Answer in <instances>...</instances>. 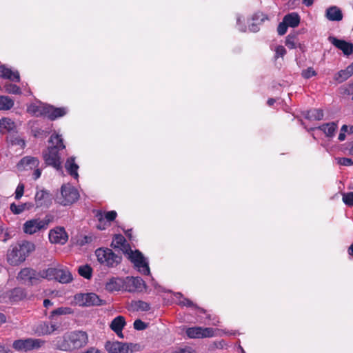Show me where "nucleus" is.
Returning a JSON list of instances; mask_svg holds the SVG:
<instances>
[{
  "instance_id": "obj_34",
  "label": "nucleus",
  "mask_w": 353,
  "mask_h": 353,
  "mask_svg": "<svg viewBox=\"0 0 353 353\" xmlns=\"http://www.w3.org/2000/svg\"><path fill=\"white\" fill-rule=\"evenodd\" d=\"M26 294L23 290L21 288H14L8 293V299L10 301H18L23 299Z\"/></svg>"
},
{
  "instance_id": "obj_60",
  "label": "nucleus",
  "mask_w": 353,
  "mask_h": 353,
  "mask_svg": "<svg viewBox=\"0 0 353 353\" xmlns=\"http://www.w3.org/2000/svg\"><path fill=\"white\" fill-rule=\"evenodd\" d=\"M314 0H303L302 1L303 3L307 7L311 6L314 3Z\"/></svg>"
},
{
  "instance_id": "obj_27",
  "label": "nucleus",
  "mask_w": 353,
  "mask_h": 353,
  "mask_svg": "<svg viewBox=\"0 0 353 353\" xmlns=\"http://www.w3.org/2000/svg\"><path fill=\"white\" fill-rule=\"evenodd\" d=\"M65 167L68 172L74 179L79 178L78 169L79 165L75 163L74 157H70L67 159Z\"/></svg>"
},
{
  "instance_id": "obj_55",
  "label": "nucleus",
  "mask_w": 353,
  "mask_h": 353,
  "mask_svg": "<svg viewBox=\"0 0 353 353\" xmlns=\"http://www.w3.org/2000/svg\"><path fill=\"white\" fill-rule=\"evenodd\" d=\"M242 21H244L243 19H242V17H239L237 18V25H238V27H239V30L241 32H245L246 31V28L241 25V22Z\"/></svg>"
},
{
  "instance_id": "obj_3",
  "label": "nucleus",
  "mask_w": 353,
  "mask_h": 353,
  "mask_svg": "<svg viewBox=\"0 0 353 353\" xmlns=\"http://www.w3.org/2000/svg\"><path fill=\"white\" fill-rule=\"evenodd\" d=\"M35 250L33 243L23 241L10 245L7 252L6 259L11 265H18L23 262L30 253Z\"/></svg>"
},
{
  "instance_id": "obj_10",
  "label": "nucleus",
  "mask_w": 353,
  "mask_h": 353,
  "mask_svg": "<svg viewBox=\"0 0 353 353\" xmlns=\"http://www.w3.org/2000/svg\"><path fill=\"white\" fill-rule=\"evenodd\" d=\"M74 300L79 306L89 307L103 304V301L94 293L77 294Z\"/></svg>"
},
{
  "instance_id": "obj_31",
  "label": "nucleus",
  "mask_w": 353,
  "mask_h": 353,
  "mask_svg": "<svg viewBox=\"0 0 353 353\" xmlns=\"http://www.w3.org/2000/svg\"><path fill=\"white\" fill-rule=\"evenodd\" d=\"M319 128L324 132L327 137H332L337 129V123L335 122L325 123L319 126Z\"/></svg>"
},
{
  "instance_id": "obj_56",
  "label": "nucleus",
  "mask_w": 353,
  "mask_h": 353,
  "mask_svg": "<svg viewBox=\"0 0 353 353\" xmlns=\"http://www.w3.org/2000/svg\"><path fill=\"white\" fill-rule=\"evenodd\" d=\"M345 92L348 94H353V81L347 85L345 89Z\"/></svg>"
},
{
  "instance_id": "obj_22",
  "label": "nucleus",
  "mask_w": 353,
  "mask_h": 353,
  "mask_svg": "<svg viewBox=\"0 0 353 353\" xmlns=\"http://www.w3.org/2000/svg\"><path fill=\"white\" fill-rule=\"evenodd\" d=\"M39 160L35 157H26L23 158L18 164L19 168L22 167L24 170H32L38 168Z\"/></svg>"
},
{
  "instance_id": "obj_6",
  "label": "nucleus",
  "mask_w": 353,
  "mask_h": 353,
  "mask_svg": "<svg viewBox=\"0 0 353 353\" xmlns=\"http://www.w3.org/2000/svg\"><path fill=\"white\" fill-rule=\"evenodd\" d=\"M95 255L101 264L108 267H115L121 261V256L114 253L112 250L108 248L97 249L95 251Z\"/></svg>"
},
{
  "instance_id": "obj_33",
  "label": "nucleus",
  "mask_w": 353,
  "mask_h": 353,
  "mask_svg": "<svg viewBox=\"0 0 353 353\" xmlns=\"http://www.w3.org/2000/svg\"><path fill=\"white\" fill-rule=\"evenodd\" d=\"M14 105V100L5 95H0V111L10 110Z\"/></svg>"
},
{
  "instance_id": "obj_16",
  "label": "nucleus",
  "mask_w": 353,
  "mask_h": 353,
  "mask_svg": "<svg viewBox=\"0 0 353 353\" xmlns=\"http://www.w3.org/2000/svg\"><path fill=\"white\" fill-rule=\"evenodd\" d=\"M328 39L333 46L341 50L345 55L348 56L353 53V44L352 43L333 37H330Z\"/></svg>"
},
{
  "instance_id": "obj_51",
  "label": "nucleus",
  "mask_w": 353,
  "mask_h": 353,
  "mask_svg": "<svg viewBox=\"0 0 353 353\" xmlns=\"http://www.w3.org/2000/svg\"><path fill=\"white\" fill-rule=\"evenodd\" d=\"M288 26L287 24L283 21L281 23H280L277 28V32L279 35H283L286 33L288 30Z\"/></svg>"
},
{
  "instance_id": "obj_45",
  "label": "nucleus",
  "mask_w": 353,
  "mask_h": 353,
  "mask_svg": "<svg viewBox=\"0 0 353 353\" xmlns=\"http://www.w3.org/2000/svg\"><path fill=\"white\" fill-rule=\"evenodd\" d=\"M343 201L348 206H353V192L343 193Z\"/></svg>"
},
{
  "instance_id": "obj_57",
  "label": "nucleus",
  "mask_w": 353,
  "mask_h": 353,
  "mask_svg": "<svg viewBox=\"0 0 353 353\" xmlns=\"http://www.w3.org/2000/svg\"><path fill=\"white\" fill-rule=\"evenodd\" d=\"M82 353H101V350L94 347H91L88 348L85 351L83 352Z\"/></svg>"
},
{
  "instance_id": "obj_4",
  "label": "nucleus",
  "mask_w": 353,
  "mask_h": 353,
  "mask_svg": "<svg viewBox=\"0 0 353 353\" xmlns=\"http://www.w3.org/2000/svg\"><path fill=\"white\" fill-rule=\"evenodd\" d=\"M50 143L52 146L49 147L43 153V158L48 165L59 170L61 168V161L59 150L65 148L61 136L58 134H52Z\"/></svg>"
},
{
  "instance_id": "obj_54",
  "label": "nucleus",
  "mask_w": 353,
  "mask_h": 353,
  "mask_svg": "<svg viewBox=\"0 0 353 353\" xmlns=\"http://www.w3.org/2000/svg\"><path fill=\"white\" fill-rule=\"evenodd\" d=\"M12 144L19 145L21 148H23L25 141L19 138H15L14 140L12 141Z\"/></svg>"
},
{
  "instance_id": "obj_28",
  "label": "nucleus",
  "mask_w": 353,
  "mask_h": 353,
  "mask_svg": "<svg viewBox=\"0 0 353 353\" xmlns=\"http://www.w3.org/2000/svg\"><path fill=\"white\" fill-rule=\"evenodd\" d=\"M300 17L296 12H292L286 14L283 21L287 24L288 27L296 28L300 23Z\"/></svg>"
},
{
  "instance_id": "obj_8",
  "label": "nucleus",
  "mask_w": 353,
  "mask_h": 353,
  "mask_svg": "<svg viewBox=\"0 0 353 353\" xmlns=\"http://www.w3.org/2000/svg\"><path fill=\"white\" fill-rule=\"evenodd\" d=\"M105 348L109 353H132L139 350V345L119 341H108Z\"/></svg>"
},
{
  "instance_id": "obj_1",
  "label": "nucleus",
  "mask_w": 353,
  "mask_h": 353,
  "mask_svg": "<svg viewBox=\"0 0 353 353\" xmlns=\"http://www.w3.org/2000/svg\"><path fill=\"white\" fill-rule=\"evenodd\" d=\"M112 246L118 248L128 255V259L134 264L138 271L143 274L148 275L150 273L148 263L143 254L138 250L128 252V245L126 243L125 238L121 235H115L112 242Z\"/></svg>"
},
{
  "instance_id": "obj_17",
  "label": "nucleus",
  "mask_w": 353,
  "mask_h": 353,
  "mask_svg": "<svg viewBox=\"0 0 353 353\" xmlns=\"http://www.w3.org/2000/svg\"><path fill=\"white\" fill-rule=\"evenodd\" d=\"M34 201L37 208L48 207L52 201L51 194L45 190H37L35 194Z\"/></svg>"
},
{
  "instance_id": "obj_18",
  "label": "nucleus",
  "mask_w": 353,
  "mask_h": 353,
  "mask_svg": "<svg viewBox=\"0 0 353 353\" xmlns=\"http://www.w3.org/2000/svg\"><path fill=\"white\" fill-rule=\"evenodd\" d=\"M105 288L107 291L110 292L123 290L124 279L111 278L105 283Z\"/></svg>"
},
{
  "instance_id": "obj_24",
  "label": "nucleus",
  "mask_w": 353,
  "mask_h": 353,
  "mask_svg": "<svg viewBox=\"0 0 353 353\" xmlns=\"http://www.w3.org/2000/svg\"><path fill=\"white\" fill-rule=\"evenodd\" d=\"M268 18L265 14L261 12H258L253 14L252 16V21L253 23L251 25H249V30L252 32H257L259 28V25L263 23L265 20H266Z\"/></svg>"
},
{
  "instance_id": "obj_37",
  "label": "nucleus",
  "mask_w": 353,
  "mask_h": 353,
  "mask_svg": "<svg viewBox=\"0 0 353 353\" xmlns=\"http://www.w3.org/2000/svg\"><path fill=\"white\" fill-rule=\"evenodd\" d=\"M130 307L135 311H148L150 308L149 303L143 301H132Z\"/></svg>"
},
{
  "instance_id": "obj_58",
  "label": "nucleus",
  "mask_w": 353,
  "mask_h": 353,
  "mask_svg": "<svg viewBox=\"0 0 353 353\" xmlns=\"http://www.w3.org/2000/svg\"><path fill=\"white\" fill-rule=\"evenodd\" d=\"M41 172L39 168H34V171L33 172V178L34 180L38 179L41 176Z\"/></svg>"
},
{
  "instance_id": "obj_26",
  "label": "nucleus",
  "mask_w": 353,
  "mask_h": 353,
  "mask_svg": "<svg viewBox=\"0 0 353 353\" xmlns=\"http://www.w3.org/2000/svg\"><path fill=\"white\" fill-rule=\"evenodd\" d=\"M0 77L11 81H19V74L17 71H12L10 68L0 66Z\"/></svg>"
},
{
  "instance_id": "obj_42",
  "label": "nucleus",
  "mask_w": 353,
  "mask_h": 353,
  "mask_svg": "<svg viewBox=\"0 0 353 353\" xmlns=\"http://www.w3.org/2000/svg\"><path fill=\"white\" fill-rule=\"evenodd\" d=\"M72 313V310L70 307H61L56 310H54L51 312L50 317L52 318L54 315H63V314H69Z\"/></svg>"
},
{
  "instance_id": "obj_44",
  "label": "nucleus",
  "mask_w": 353,
  "mask_h": 353,
  "mask_svg": "<svg viewBox=\"0 0 353 353\" xmlns=\"http://www.w3.org/2000/svg\"><path fill=\"white\" fill-rule=\"evenodd\" d=\"M175 296L176 299H179V300L177 301L178 304L189 307L194 306V303L190 300L183 297L181 293H176L175 294Z\"/></svg>"
},
{
  "instance_id": "obj_59",
  "label": "nucleus",
  "mask_w": 353,
  "mask_h": 353,
  "mask_svg": "<svg viewBox=\"0 0 353 353\" xmlns=\"http://www.w3.org/2000/svg\"><path fill=\"white\" fill-rule=\"evenodd\" d=\"M57 328H58V326L55 323H52L50 325H49L50 333V334L52 333L53 332L57 330Z\"/></svg>"
},
{
  "instance_id": "obj_12",
  "label": "nucleus",
  "mask_w": 353,
  "mask_h": 353,
  "mask_svg": "<svg viewBox=\"0 0 353 353\" xmlns=\"http://www.w3.org/2000/svg\"><path fill=\"white\" fill-rule=\"evenodd\" d=\"M95 216L99 222L97 228L99 230H103L110 225L111 222L116 219L117 213L114 210L109 212L97 211Z\"/></svg>"
},
{
  "instance_id": "obj_43",
  "label": "nucleus",
  "mask_w": 353,
  "mask_h": 353,
  "mask_svg": "<svg viewBox=\"0 0 353 353\" xmlns=\"http://www.w3.org/2000/svg\"><path fill=\"white\" fill-rule=\"evenodd\" d=\"M39 335L50 334L49 324L48 323H42L39 324L35 330Z\"/></svg>"
},
{
  "instance_id": "obj_21",
  "label": "nucleus",
  "mask_w": 353,
  "mask_h": 353,
  "mask_svg": "<svg viewBox=\"0 0 353 353\" xmlns=\"http://www.w3.org/2000/svg\"><path fill=\"white\" fill-rule=\"evenodd\" d=\"M353 74V62L345 69L341 70L335 74L334 79L338 83H342Z\"/></svg>"
},
{
  "instance_id": "obj_36",
  "label": "nucleus",
  "mask_w": 353,
  "mask_h": 353,
  "mask_svg": "<svg viewBox=\"0 0 353 353\" xmlns=\"http://www.w3.org/2000/svg\"><path fill=\"white\" fill-rule=\"evenodd\" d=\"M305 118L310 120L319 121L323 118V112L320 109H312L307 111L305 115Z\"/></svg>"
},
{
  "instance_id": "obj_61",
  "label": "nucleus",
  "mask_w": 353,
  "mask_h": 353,
  "mask_svg": "<svg viewBox=\"0 0 353 353\" xmlns=\"http://www.w3.org/2000/svg\"><path fill=\"white\" fill-rule=\"evenodd\" d=\"M43 305L45 307H49L52 305V303L49 299H45L43 301Z\"/></svg>"
},
{
  "instance_id": "obj_49",
  "label": "nucleus",
  "mask_w": 353,
  "mask_h": 353,
  "mask_svg": "<svg viewBox=\"0 0 353 353\" xmlns=\"http://www.w3.org/2000/svg\"><path fill=\"white\" fill-rule=\"evenodd\" d=\"M347 131H348V125H343L341 128L340 133L338 137V139L339 141H343L345 139L346 134H347Z\"/></svg>"
},
{
  "instance_id": "obj_50",
  "label": "nucleus",
  "mask_w": 353,
  "mask_h": 353,
  "mask_svg": "<svg viewBox=\"0 0 353 353\" xmlns=\"http://www.w3.org/2000/svg\"><path fill=\"white\" fill-rule=\"evenodd\" d=\"M24 192V185L23 183H19L15 190V199H20L23 196Z\"/></svg>"
},
{
  "instance_id": "obj_41",
  "label": "nucleus",
  "mask_w": 353,
  "mask_h": 353,
  "mask_svg": "<svg viewBox=\"0 0 353 353\" xmlns=\"http://www.w3.org/2000/svg\"><path fill=\"white\" fill-rule=\"evenodd\" d=\"M5 91L10 94H18L21 93V89L17 85L11 83H6L4 85Z\"/></svg>"
},
{
  "instance_id": "obj_9",
  "label": "nucleus",
  "mask_w": 353,
  "mask_h": 353,
  "mask_svg": "<svg viewBox=\"0 0 353 353\" xmlns=\"http://www.w3.org/2000/svg\"><path fill=\"white\" fill-rule=\"evenodd\" d=\"M79 194L76 188L70 184L63 185L61 189L59 203L63 205H70L78 200Z\"/></svg>"
},
{
  "instance_id": "obj_53",
  "label": "nucleus",
  "mask_w": 353,
  "mask_h": 353,
  "mask_svg": "<svg viewBox=\"0 0 353 353\" xmlns=\"http://www.w3.org/2000/svg\"><path fill=\"white\" fill-rule=\"evenodd\" d=\"M172 353H196L190 347L179 348L172 352Z\"/></svg>"
},
{
  "instance_id": "obj_14",
  "label": "nucleus",
  "mask_w": 353,
  "mask_h": 353,
  "mask_svg": "<svg viewBox=\"0 0 353 353\" xmlns=\"http://www.w3.org/2000/svg\"><path fill=\"white\" fill-rule=\"evenodd\" d=\"M48 238L51 243L64 245L68 240V235L63 227H55L49 231Z\"/></svg>"
},
{
  "instance_id": "obj_47",
  "label": "nucleus",
  "mask_w": 353,
  "mask_h": 353,
  "mask_svg": "<svg viewBox=\"0 0 353 353\" xmlns=\"http://www.w3.org/2000/svg\"><path fill=\"white\" fill-rule=\"evenodd\" d=\"M301 75L304 79H307L311 78L312 77L316 76V72L312 68L310 67L305 70H303L301 72Z\"/></svg>"
},
{
  "instance_id": "obj_29",
  "label": "nucleus",
  "mask_w": 353,
  "mask_h": 353,
  "mask_svg": "<svg viewBox=\"0 0 353 353\" xmlns=\"http://www.w3.org/2000/svg\"><path fill=\"white\" fill-rule=\"evenodd\" d=\"M54 279L59 281L60 283H67L72 281V276L68 270L59 267L57 274Z\"/></svg>"
},
{
  "instance_id": "obj_62",
  "label": "nucleus",
  "mask_w": 353,
  "mask_h": 353,
  "mask_svg": "<svg viewBox=\"0 0 353 353\" xmlns=\"http://www.w3.org/2000/svg\"><path fill=\"white\" fill-rule=\"evenodd\" d=\"M349 154L353 156V141L348 144Z\"/></svg>"
},
{
  "instance_id": "obj_38",
  "label": "nucleus",
  "mask_w": 353,
  "mask_h": 353,
  "mask_svg": "<svg viewBox=\"0 0 353 353\" xmlns=\"http://www.w3.org/2000/svg\"><path fill=\"white\" fill-rule=\"evenodd\" d=\"M0 124L5 132L13 130L16 128L15 123L9 118H2L0 119Z\"/></svg>"
},
{
  "instance_id": "obj_2",
  "label": "nucleus",
  "mask_w": 353,
  "mask_h": 353,
  "mask_svg": "<svg viewBox=\"0 0 353 353\" xmlns=\"http://www.w3.org/2000/svg\"><path fill=\"white\" fill-rule=\"evenodd\" d=\"M88 342V336L83 331H73L65 333L62 337L57 338L54 346L61 351H71L80 349Z\"/></svg>"
},
{
  "instance_id": "obj_20",
  "label": "nucleus",
  "mask_w": 353,
  "mask_h": 353,
  "mask_svg": "<svg viewBox=\"0 0 353 353\" xmlns=\"http://www.w3.org/2000/svg\"><path fill=\"white\" fill-rule=\"evenodd\" d=\"M125 325V319L122 316H119L112 320L110 324V327L119 338L123 339V334L122 333V330Z\"/></svg>"
},
{
  "instance_id": "obj_64",
  "label": "nucleus",
  "mask_w": 353,
  "mask_h": 353,
  "mask_svg": "<svg viewBox=\"0 0 353 353\" xmlns=\"http://www.w3.org/2000/svg\"><path fill=\"white\" fill-rule=\"evenodd\" d=\"M6 321V316L3 314L0 313V323H3Z\"/></svg>"
},
{
  "instance_id": "obj_11",
  "label": "nucleus",
  "mask_w": 353,
  "mask_h": 353,
  "mask_svg": "<svg viewBox=\"0 0 353 353\" xmlns=\"http://www.w3.org/2000/svg\"><path fill=\"white\" fill-rule=\"evenodd\" d=\"M144 281L140 277L127 276L124 279L123 290L129 292H140L145 288Z\"/></svg>"
},
{
  "instance_id": "obj_5",
  "label": "nucleus",
  "mask_w": 353,
  "mask_h": 353,
  "mask_svg": "<svg viewBox=\"0 0 353 353\" xmlns=\"http://www.w3.org/2000/svg\"><path fill=\"white\" fill-rule=\"evenodd\" d=\"M49 223V219L33 218L23 224V231L28 235L43 232L48 229Z\"/></svg>"
},
{
  "instance_id": "obj_52",
  "label": "nucleus",
  "mask_w": 353,
  "mask_h": 353,
  "mask_svg": "<svg viewBox=\"0 0 353 353\" xmlns=\"http://www.w3.org/2000/svg\"><path fill=\"white\" fill-rule=\"evenodd\" d=\"M146 327V324L140 319H137L134 322V327L137 330H143Z\"/></svg>"
},
{
  "instance_id": "obj_35",
  "label": "nucleus",
  "mask_w": 353,
  "mask_h": 353,
  "mask_svg": "<svg viewBox=\"0 0 353 353\" xmlns=\"http://www.w3.org/2000/svg\"><path fill=\"white\" fill-rule=\"evenodd\" d=\"M58 268H49L39 272L40 281L42 279H46L48 280L54 279L57 274Z\"/></svg>"
},
{
  "instance_id": "obj_7",
  "label": "nucleus",
  "mask_w": 353,
  "mask_h": 353,
  "mask_svg": "<svg viewBox=\"0 0 353 353\" xmlns=\"http://www.w3.org/2000/svg\"><path fill=\"white\" fill-rule=\"evenodd\" d=\"M45 344V341L40 339L28 338L18 339L13 342L12 347L21 352H28L33 350H38Z\"/></svg>"
},
{
  "instance_id": "obj_23",
  "label": "nucleus",
  "mask_w": 353,
  "mask_h": 353,
  "mask_svg": "<svg viewBox=\"0 0 353 353\" xmlns=\"http://www.w3.org/2000/svg\"><path fill=\"white\" fill-rule=\"evenodd\" d=\"M66 113L67 110L65 108H54L48 105L46 117L51 120H54L57 118L64 116Z\"/></svg>"
},
{
  "instance_id": "obj_46",
  "label": "nucleus",
  "mask_w": 353,
  "mask_h": 353,
  "mask_svg": "<svg viewBox=\"0 0 353 353\" xmlns=\"http://www.w3.org/2000/svg\"><path fill=\"white\" fill-rule=\"evenodd\" d=\"M337 163L343 166H352L353 165V161L350 158L345 157H337L335 159Z\"/></svg>"
},
{
  "instance_id": "obj_25",
  "label": "nucleus",
  "mask_w": 353,
  "mask_h": 353,
  "mask_svg": "<svg viewBox=\"0 0 353 353\" xmlns=\"http://www.w3.org/2000/svg\"><path fill=\"white\" fill-rule=\"evenodd\" d=\"M326 17L330 21H339L343 19V14L340 8L336 6H331L326 10Z\"/></svg>"
},
{
  "instance_id": "obj_32",
  "label": "nucleus",
  "mask_w": 353,
  "mask_h": 353,
  "mask_svg": "<svg viewBox=\"0 0 353 353\" xmlns=\"http://www.w3.org/2000/svg\"><path fill=\"white\" fill-rule=\"evenodd\" d=\"M12 231L3 222H0V241L6 243L12 238Z\"/></svg>"
},
{
  "instance_id": "obj_30",
  "label": "nucleus",
  "mask_w": 353,
  "mask_h": 353,
  "mask_svg": "<svg viewBox=\"0 0 353 353\" xmlns=\"http://www.w3.org/2000/svg\"><path fill=\"white\" fill-rule=\"evenodd\" d=\"M34 207L32 203H24L22 204L17 205L14 203L10 204V209L14 214H19L26 210H29Z\"/></svg>"
},
{
  "instance_id": "obj_19",
  "label": "nucleus",
  "mask_w": 353,
  "mask_h": 353,
  "mask_svg": "<svg viewBox=\"0 0 353 353\" xmlns=\"http://www.w3.org/2000/svg\"><path fill=\"white\" fill-rule=\"evenodd\" d=\"M48 105L41 103H34L29 105L27 110L29 113L32 114L37 117L44 116L46 117Z\"/></svg>"
},
{
  "instance_id": "obj_39",
  "label": "nucleus",
  "mask_w": 353,
  "mask_h": 353,
  "mask_svg": "<svg viewBox=\"0 0 353 353\" xmlns=\"http://www.w3.org/2000/svg\"><path fill=\"white\" fill-rule=\"evenodd\" d=\"M285 46L290 49H294L296 48H301V45L299 43L298 39L294 35H288L285 39Z\"/></svg>"
},
{
  "instance_id": "obj_48",
  "label": "nucleus",
  "mask_w": 353,
  "mask_h": 353,
  "mask_svg": "<svg viewBox=\"0 0 353 353\" xmlns=\"http://www.w3.org/2000/svg\"><path fill=\"white\" fill-rule=\"evenodd\" d=\"M274 57L276 59L283 57L286 54V50L283 46H277L274 49Z\"/></svg>"
},
{
  "instance_id": "obj_63",
  "label": "nucleus",
  "mask_w": 353,
  "mask_h": 353,
  "mask_svg": "<svg viewBox=\"0 0 353 353\" xmlns=\"http://www.w3.org/2000/svg\"><path fill=\"white\" fill-rule=\"evenodd\" d=\"M0 353H8V350L4 345H0Z\"/></svg>"
},
{
  "instance_id": "obj_40",
  "label": "nucleus",
  "mask_w": 353,
  "mask_h": 353,
  "mask_svg": "<svg viewBox=\"0 0 353 353\" xmlns=\"http://www.w3.org/2000/svg\"><path fill=\"white\" fill-rule=\"evenodd\" d=\"M78 272L81 276L87 279H90L92 274V270L88 265L80 266L78 269Z\"/></svg>"
},
{
  "instance_id": "obj_15",
  "label": "nucleus",
  "mask_w": 353,
  "mask_h": 353,
  "mask_svg": "<svg viewBox=\"0 0 353 353\" xmlns=\"http://www.w3.org/2000/svg\"><path fill=\"white\" fill-rule=\"evenodd\" d=\"M185 332L190 339H201L214 336L213 329L209 327H192L188 328Z\"/></svg>"
},
{
  "instance_id": "obj_13",
  "label": "nucleus",
  "mask_w": 353,
  "mask_h": 353,
  "mask_svg": "<svg viewBox=\"0 0 353 353\" xmlns=\"http://www.w3.org/2000/svg\"><path fill=\"white\" fill-rule=\"evenodd\" d=\"M17 279L25 284L35 285L40 281V276L39 272L26 268L19 272Z\"/></svg>"
}]
</instances>
